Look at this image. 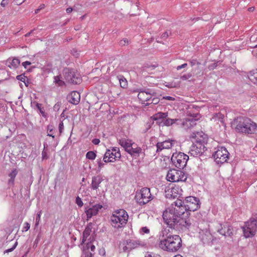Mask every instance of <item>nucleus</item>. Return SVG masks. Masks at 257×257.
Listing matches in <instances>:
<instances>
[{
  "instance_id": "9d476101",
  "label": "nucleus",
  "mask_w": 257,
  "mask_h": 257,
  "mask_svg": "<svg viewBox=\"0 0 257 257\" xmlns=\"http://www.w3.org/2000/svg\"><path fill=\"white\" fill-rule=\"evenodd\" d=\"M137 202L141 205H145L153 199L150 192V189L148 188H143L136 194Z\"/></svg>"
},
{
  "instance_id": "5fc2aeb1",
  "label": "nucleus",
  "mask_w": 257,
  "mask_h": 257,
  "mask_svg": "<svg viewBox=\"0 0 257 257\" xmlns=\"http://www.w3.org/2000/svg\"><path fill=\"white\" fill-rule=\"evenodd\" d=\"M99 254L102 256H104L105 254V250L104 248H101L99 250Z\"/></svg>"
},
{
  "instance_id": "09e8293b",
  "label": "nucleus",
  "mask_w": 257,
  "mask_h": 257,
  "mask_svg": "<svg viewBox=\"0 0 257 257\" xmlns=\"http://www.w3.org/2000/svg\"><path fill=\"white\" fill-rule=\"evenodd\" d=\"M141 231L144 233H149L150 232V229L147 227H143L141 228Z\"/></svg>"
},
{
  "instance_id": "2eb2a0df",
  "label": "nucleus",
  "mask_w": 257,
  "mask_h": 257,
  "mask_svg": "<svg viewBox=\"0 0 257 257\" xmlns=\"http://www.w3.org/2000/svg\"><path fill=\"white\" fill-rule=\"evenodd\" d=\"M216 227L217 232L223 236L231 237L233 235V227L227 222L218 223Z\"/></svg>"
},
{
  "instance_id": "49530a36",
  "label": "nucleus",
  "mask_w": 257,
  "mask_h": 257,
  "mask_svg": "<svg viewBox=\"0 0 257 257\" xmlns=\"http://www.w3.org/2000/svg\"><path fill=\"white\" fill-rule=\"evenodd\" d=\"M192 76V74L190 73L183 75L181 76V78L183 80H187L190 78Z\"/></svg>"
},
{
  "instance_id": "bb28decb",
  "label": "nucleus",
  "mask_w": 257,
  "mask_h": 257,
  "mask_svg": "<svg viewBox=\"0 0 257 257\" xmlns=\"http://www.w3.org/2000/svg\"><path fill=\"white\" fill-rule=\"evenodd\" d=\"M168 116V113L167 112H159L155 114H154L153 116V119L154 120H160L161 119H165Z\"/></svg>"
},
{
  "instance_id": "de8ad7c7",
  "label": "nucleus",
  "mask_w": 257,
  "mask_h": 257,
  "mask_svg": "<svg viewBox=\"0 0 257 257\" xmlns=\"http://www.w3.org/2000/svg\"><path fill=\"white\" fill-rule=\"evenodd\" d=\"M64 128V124L62 121H61L59 124V131L60 133L61 134L62 132V131Z\"/></svg>"
},
{
  "instance_id": "4c0bfd02",
  "label": "nucleus",
  "mask_w": 257,
  "mask_h": 257,
  "mask_svg": "<svg viewBox=\"0 0 257 257\" xmlns=\"http://www.w3.org/2000/svg\"><path fill=\"white\" fill-rule=\"evenodd\" d=\"M97 164H98V171L99 172L101 170V169L103 167L104 165V163L103 162V161L100 159H98L97 160Z\"/></svg>"
},
{
  "instance_id": "b1692460",
  "label": "nucleus",
  "mask_w": 257,
  "mask_h": 257,
  "mask_svg": "<svg viewBox=\"0 0 257 257\" xmlns=\"http://www.w3.org/2000/svg\"><path fill=\"white\" fill-rule=\"evenodd\" d=\"M119 144L124 149L125 151L127 152L134 143H133L132 141L131 140L121 139L119 140Z\"/></svg>"
},
{
  "instance_id": "a18cd8bd",
  "label": "nucleus",
  "mask_w": 257,
  "mask_h": 257,
  "mask_svg": "<svg viewBox=\"0 0 257 257\" xmlns=\"http://www.w3.org/2000/svg\"><path fill=\"white\" fill-rule=\"evenodd\" d=\"M17 244H18L17 242H16L12 248L6 249L5 251V252L9 253V252H10L13 251L17 247Z\"/></svg>"
},
{
  "instance_id": "3c124183",
  "label": "nucleus",
  "mask_w": 257,
  "mask_h": 257,
  "mask_svg": "<svg viewBox=\"0 0 257 257\" xmlns=\"http://www.w3.org/2000/svg\"><path fill=\"white\" fill-rule=\"evenodd\" d=\"M48 131L49 132V133L48 134V136L51 137L52 138H54V136L53 133V130L52 128H50L49 126L48 127Z\"/></svg>"
},
{
  "instance_id": "473e14b6",
  "label": "nucleus",
  "mask_w": 257,
  "mask_h": 257,
  "mask_svg": "<svg viewBox=\"0 0 257 257\" xmlns=\"http://www.w3.org/2000/svg\"><path fill=\"white\" fill-rule=\"evenodd\" d=\"M96 154L93 151H89L86 153V157L87 159L93 160L96 158Z\"/></svg>"
},
{
  "instance_id": "cd10ccee",
  "label": "nucleus",
  "mask_w": 257,
  "mask_h": 257,
  "mask_svg": "<svg viewBox=\"0 0 257 257\" xmlns=\"http://www.w3.org/2000/svg\"><path fill=\"white\" fill-rule=\"evenodd\" d=\"M164 85L170 88H177L180 86V81H165Z\"/></svg>"
},
{
  "instance_id": "f03ea898",
  "label": "nucleus",
  "mask_w": 257,
  "mask_h": 257,
  "mask_svg": "<svg viewBox=\"0 0 257 257\" xmlns=\"http://www.w3.org/2000/svg\"><path fill=\"white\" fill-rule=\"evenodd\" d=\"M159 240V247L170 253L177 252L182 245V239L179 235L170 234L165 229L160 232Z\"/></svg>"
},
{
  "instance_id": "39448f33",
  "label": "nucleus",
  "mask_w": 257,
  "mask_h": 257,
  "mask_svg": "<svg viewBox=\"0 0 257 257\" xmlns=\"http://www.w3.org/2000/svg\"><path fill=\"white\" fill-rule=\"evenodd\" d=\"M128 216L124 209L115 210L110 217L111 224L115 228L124 227L128 220Z\"/></svg>"
},
{
  "instance_id": "8fccbe9b",
  "label": "nucleus",
  "mask_w": 257,
  "mask_h": 257,
  "mask_svg": "<svg viewBox=\"0 0 257 257\" xmlns=\"http://www.w3.org/2000/svg\"><path fill=\"white\" fill-rule=\"evenodd\" d=\"M189 62H190V64L191 66H192V67L195 65L196 64H197V65L200 64V63L197 62L196 60H190Z\"/></svg>"
},
{
  "instance_id": "1a4fd4ad",
  "label": "nucleus",
  "mask_w": 257,
  "mask_h": 257,
  "mask_svg": "<svg viewBox=\"0 0 257 257\" xmlns=\"http://www.w3.org/2000/svg\"><path fill=\"white\" fill-rule=\"evenodd\" d=\"M188 159V156L184 153L176 152L173 154L171 160L177 168L182 169L186 166Z\"/></svg>"
},
{
  "instance_id": "ea45409f",
  "label": "nucleus",
  "mask_w": 257,
  "mask_h": 257,
  "mask_svg": "<svg viewBox=\"0 0 257 257\" xmlns=\"http://www.w3.org/2000/svg\"><path fill=\"white\" fill-rule=\"evenodd\" d=\"M196 119L192 118V119H186L185 123L187 125H192L193 124H195V122L196 121Z\"/></svg>"
},
{
  "instance_id": "412c9836",
  "label": "nucleus",
  "mask_w": 257,
  "mask_h": 257,
  "mask_svg": "<svg viewBox=\"0 0 257 257\" xmlns=\"http://www.w3.org/2000/svg\"><path fill=\"white\" fill-rule=\"evenodd\" d=\"M20 64V60L16 58H9L6 61V65L11 69L18 68Z\"/></svg>"
},
{
  "instance_id": "338daca9",
  "label": "nucleus",
  "mask_w": 257,
  "mask_h": 257,
  "mask_svg": "<svg viewBox=\"0 0 257 257\" xmlns=\"http://www.w3.org/2000/svg\"><path fill=\"white\" fill-rule=\"evenodd\" d=\"M73 11V9L71 7H69L67 9H66V11L67 14L71 13Z\"/></svg>"
},
{
  "instance_id": "bf43d9fd",
  "label": "nucleus",
  "mask_w": 257,
  "mask_h": 257,
  "mask_svg": "<svg viewBox=\"0 0 257 257\" xmlns=\"http://www.w3.org/2000/svg\"><path fill=\"white\" fill-rule=\"evenodd\" d=\"M216 66H217V64L216 63H214L208 66V68L209 70H213L214 68H215L216 67Z\"/></svg>"
},
{
  "instance_id": "c9c22d12",
  "label": "nucleus",
  "mask_w": 257,
  "mask_h": 257,
  "mask_svg": "<svg viewBox=\"0 0 257 257\" xmlns=\"http://www.w3.org/2000/svg\"><path fill=\"white\" fill-rule=\"evenodd\" d=\"M158 66V65H150L147 64L144 66V69L146 71H150L154 69Z\"/></svg>"
},
{
  "instance_id": "c756f323",
  "label": "nucleus",
  "mask_w": 257,
  "mask_h": 257,
  "mask_svg": "<svg viewBox=\"0 0 257 257\" xmlns=\"http://www.w3.org/2000/svg\"><path fill=\"white\" fill-rule=\"evenodd\" d=\"M178 120V119H172L170 118H166L165 119L163 120V122L164 125L166 126H170L173 124L176 123Z\"/></svg>"
},
{
  "instance_id": "4be33fe9",
  "label": "nucleus",
  "mask_w": 257,
  "mask_h": 257,
  "mask_svg": "<svg viewBox=\"0 0 257 257\" xmlns=\"http://www.w3.org/2000/svg\"><path fill=\"white\" fill-rule=\"evenodd\" d=\"M127 153L134 157H137L142 153V149L141 148L138 147L137 145L134 144L127 151Z\"/></svg>"
},
{
  "instance_id": "052dcab7",
  "label": "nucleus",
  "mask_w": 257,
  "mask_h": 257,
  "mask_svg": "<svg viewBox=\"0 0 257 257\" xmlns=\"http://www.w3.org/2000/svg\"><path fill=\"white\" fill-rule=\"evenodd\" d=\"M163 99L170 100V101H173V100H175V98H174L172 96H164V97H163Z\"/></svg>"
},
{
  "instance_id": "dca6fc26",
  "label": "nucleus",
  "mask_w": 257,
  "mask_h": 257,
  "mask_svg": "<svg viewBox=\"0 0 257 257\" xmlns=\"http://www.w3.org/2000/svg\"><path fill=\"white\" fill-rule=\"evenodd\" d=\"M183 192L182 189L178 185L168 187L165 190V196L167 198H174L180 196Z\"/></svg>"
},
{
  "instance_id": "aec40b11",
  "label": "nucleus",
  "mask_w": 257,
  "mask_h": 257,
  "mask_svg": "<svg viewBox=\"0 0 257 257\" xmlns=\"http://www.w3.org/2000/svg\"><path fill=\"white\" fill-rule=\"evenodd\" d=\"M175 142L174 140L169 139L162 142L158 143L156 145V151L159 152L163 149H169L173 146Z\"/></svg>"
},
{
  "instance_id": "e433bc0d",
  "label": "nucleus",
  "mask_w": 257,
  "mask_h": 257,
  "mask_svg": "<svg viewBox=\"0 0 257 257\" xmlns=\"http://www.w3.org/2000/svg\"><path fill=\"white\" fill-rule=\"evenodd\" d=\"M212 118L215 120L218 119L219 120L221 121L223 118V115L220 113H215Z\"/></svg>"
},
{
  "instance_id": "f257e3e1",
  "label": "nucleus",
  "mask_w": 257,
  "mask_h": 257,
  "mask_svg": "<svg viewBox=\"0 0 257 257\" xmlns=\"http://www.w3.org/2000/svg\"><path fill=\"white\" fill-rule=\"evenodd\" d=\"M181 200L177 199L163 212V218L170 228L178 229H190L193 226L190 219L184 217L185 210L180 209Z\"/></svg>"
},
{
  "instance_id": "e2e57ef3",
  "label": "nucleus",
  "mask_w": 257,
  "mask_h": 257,
  "mask_svg": "<svg viewBox=\"0 0 257 257\" xmlns=\"http://www.w3.org/2000/svg\"><path fill=\"white\" fill-rule=\"evenodd\" d=\"M55 82L56 85H58L59 86H62L65 84L64 81H54Z\"/></svg>"
},
{
  "instance_id": "4468645a",
  "label": "nucleus",
  "mask_w": 257,
  "mask_h": 257,
  "mask_svg": "<svg viewBox=\"0 0 257 257\" xmlns=\"http://www.w3.org/2000/svg\"><path fill=\"white\" fill-rule=\"evenodd\" d=\"M103 207L100 204H92L91 202L89 204H85L84 212L86 215V220L88 221L92 216L96 215L100 209Z\"/></svg>"
},
{
  "instance_id": "a19ab883",
  "label": "nucleus",
  "mask_w": 257,
  "mask_h": 257,
  "mask_svg": "<svg viewBox=\"0 0 257 257\" xmlns=\"http://www.w3.org/2000/svg\"><path fill=\"white\" fill-rule=\"evenodd\" d=\"M30 228V224L28 222H25L22 229L23 232L28 231Z\"/></svg>"
},
{
  "instance_id": "9b49d317",
  "label": "nucleus",
  "mask_w": 257,
  "mask_h": 257,
  "mask_svg": "<svg viewBox=\"0 0 257 257\" xmlns=\"http://www.w3.org/2000/svg\"><path fill=\"white\" fill-rule=\"evenodd\" d=\"M212 156L217 164H222L227 162L229 153L225 147L220 146L217 148Z\"/></svg>"
},
{
  "instance_id": "a211bd4d",
  "label": "nucleus",
  "mask_w": 257,
  "mask_h": 257,
  "mask_svg": "<svg viewBox=\"0 0 257 257\" xmlns=\"http://www.w3.org/2000/svg\"><path fill=\"white\" fill-rule=\"evenodd\" d=\"M154 94V93H152L151 91H141L138 93V97L142 104L147 105V103L150 101V99L153 97Z\"/></svg>"
},
{
  "instance_id": "a878e982",
  "label": "nucleus",
  "mask_w": 257,
  "mask_h": 257,
  "mask_svg": "<svg viewBox=\"0 0 257 257\" xmlns=\"http://www.w3.org/2000/svg\"><path fill=\"white\" fill-rule=\"evenodd\" d=\"M244 74L246 79L248 78L249 80H253V79L257 80V69L250 71L248 74L246 72H244Z\"/></svg>"
},
{
  "instance_id": "774afa93",
  "label": "nucleus",
  "mask_w": 257,
  "mask_h": 257,
  "mask_svg": "<svg viewBox=\"0 0 257 257\" xmlns=\"http://www.w3.org/2000/svg\"><path fill=\"white\" fill-rule=\"evenodd\" d=\"M85 257H92L91 252H86Z\"/></svg>"
},
{
  "instance_id": "f3484780",
  "label": "nucleus",
  "mask_w": 257,
  "mask_h": 257,
  "mask_svg": "<svg viewBox=\"0 0 257 257\" xmlns=\"http://www.w3.org/2000/svg\"><path fill=\"white\" fill-rule=\"evenodd\" d=\"M63 75L66 80H75L81 78V75L77 70L70 68H64Z\"/></svg>"
},
{
  "instance_id": "79ce46f5",
  "label": "nucleus",
  "mask_w": 257,
  "mask_h": 257,
  "mask_svg": "<svg viewBox=\"0 0 257 257\" xmlns=\"http://www.w3.org/2000/svg\"><path fill=\"white\" fill-rule=\"evenodd\" d=\"M118 84L123 88H126L128 85L127 81H118Z\"/></svg>"
},
{
  "instance_id": "c85d7f7f",
  "label": "nucleus",
  "mask_w": 257,
  "mask_h": 257,
  "mask_svg": "<svg viewBox=\"0 0 257 257\" xmlns=\"http://www.w3.org/2000/svg\"><path fill=\"white\" fill-rule=\"evenodd\" d=\"M90 232V228L88 226L86 227L83 233V238L81 241V244L84 243L86 241L87 238L89 236Z\"/></svg>"
},
{
  "instance_id": "6ab92c4d",
  "label": "nucleus",
  "mask_w": 257,
  "mask_h": 257,
  "mask_svg": "<svg viewBox=\"0 0 257 257\" xmlns=\"http://www.w3.org/2000/svg\"><path fill=\"white\" fill-rule=\"evenodd\" d=\"M67 99L70 103L77 105L80 100V94L78 91H73L68 95Z\"/></svg>"
},
{
  "instance_id": "393cba45",
  "label": "nucleus",
  "mask_w": 257,
  "mask_h": 257,
  "mask_svg": "<svg viewBox=\"0 0 257 257\" xmlns=\"http://www.w3.org/2000/svg\"><path fill=\"white\" fill-rule=\"evenodd\" d=\"M103 179L98 176H94L92 178V182L91 184V188L93 190H96L99 187V184L101 183Z\"/></svg>"
},
{
  "instance_id": "f8f14e48",
  "label": "nucleus",
  "mask_w": 257,
  "mask_h": 257,
  "mask_svg": "<svg viewBox=\"0 0 257 257\" xmlns=\"http://www.w3.org/2000/svg\"><path fill=\"white\" fill-rule=\"evenodd\" d=\"M121 155L118 147H112L105 153L103 161L104 163L114 162L120 158Z\"/></svg>"
},
{
  "instance_id": "69168bd1",
  "label": "nucleus",
  "mask_w": 257,
  "mask_h": 257,
  "mask_svg": "<svg viewBox=\"0 0 257 257\" xmlns=\"http://www.w3.org/2000/svg\"><path fill=\"white\" fill-rule=\"evenodd\" d=\"M117 79L119 81L120 80H126V79L122 76V75H119L117 76Z\"/></svg>"
},
{
  "instance_id": "ddd939ff",
  "label": "nucleus",
  "mask_w": 257,
  "mask_h": 257,
  "mask_svg": "<svg viewBox=\"0 0 257 257\" xmlns=\"http://www.w3.org/2000/svg\"><path fill=\"white\" fill-rule=\"evenodd\" d=\"M257 229V220L251 219L246 221L242 227L244 235L246 238L251 237L255 234Z\"/></svg>"
},
{
  "instance_id": "c03bdc74",
  "label": "nucleus",
  "mask_w": 257,
  "mask_h": 257,
  "mask_svg": "<svg viewBox=\"0 0 257 257\" xmlns=\"http://www.w3.org/2000/svg\"><path fill=\"white\" fill-rule=\"evenodd\" d=\"M188 66L187 63H184L181 65H179L177 66L176 69L177 70H180L182 69H185Z\"/></svg>"
},
{
  "instance_id": "6e6552de",
  "label": "nucleus",
  "mask_w": 257,
  "mask_h": 257,
  "mask_svg": "<svg viewBox=\"0 0 257 257\" xmlns=\"http://www.w3.org/2000/svg\"><path fill=\"white\" fill-rule=\"evenodd\" d=\"M144 245V242L138 240H123L119 243V248L120 250L123 252H128L134 249L143 246Z\"/></svg>"
},
{
  "instance_id": "6e6d98bb",
  "label": "nucleus",
  "mask_w": 257,
  "mask_h": 257,
  "mask_svg": "<svg viewBox=\"0 0 257 257\" xmlns=\"http://www.w3.org/2000/svg\"><path fill=\"white\" fill-rule=\"evenodd\" d=\"M25 0H14V2L17 5H20L22 4Z\"/></svg>"
},
{
  "instance_id": "58836bf2",
  "label": "nucleus",
  "mask_w": 257,
  "mask_h": 257,
  "mask_svg": "<svg viewBox=\"0 0 257 257\" xmlns=\"http://www.w3.org/2000/svg\"><path fill=\"white\" fill-rule=\"evenodd\" d=\"M76 203L79 207H81L83 205V201L81 198H80L79 196H77L76 198Z\"/></svg>"
},
{
  "instance_id": "0eeeda50",
  "label": "nucleus",
  "mask_w": 257,
  "mask_h": 257,
  "mask_svg": "<svg viewBox=\"0 0 257 257\" xmlns=\"http://www.w3.org/2000/svg\"><path fill=\"white\" fill-rule=\"evenodd\" d=\"M166 179L172 182H184L187 179V174L181 170L171 169L167 173Z\"/></svg>"
},
{
  "instance_id": "72a5a7b5",
  "label": "nucleus",
  "mask_w": 257,
  "mask_h": 257,
  "mask_svg": "<svg viewBox=\"0 0 257 257\" xmlns=\"http://www.w3.org/2000/svg\"><path fill=\"white\" fill-rule=\"evenodd\" d=\"M86 249H90L91 252L92 253H94L95 249V246L94 244H92L91 242H88L86 245ZM84 251H86V249H84Z\"/></svg>"
},
{
  "instance_id": "0e129e2a",
  "label": "nucleus",
  "mask_w": 257,
  "mask_h": 257,
  "mask_svg": "<svg viewBox=\"0 0 257 257\" xmlns=\"http://www.w3.org/2000/svg\"><path fill=\"white\" fill-rule=\"evenodd\" d=\"M168 36H169V34H168V32H166L164 33L162 35L161 37H162V38L166 39V38H167Z\"/></svg>"
},
{
  "instance_id": "603ef678",
  "label": "nucleus",
  "mask_w": 257,
  "mask_h": 257,
  "mask_svg": "<svg viewBox=\"0 0 257 257\" xmlns=\"http://www.w3.org/2000/svg\"><path fill=\"white\" fill-rule=\"evenodd\" d=\"M25 77V76L24 74H21V75H17L16 78H17V80H22L23 79H24V80H25V79H24Z\"/></svg>"
},
{
  "instance_id": "37998d69",
  "label": "nucleus",
  "mask_w": 257,
  "mask_h": 257,
  "mask_svg": "<svg viewBox=\"0 0 257 257\" xmlns=\"http://www.w3.org/2000/svg\"><path fill=\"white\" fill-rule=\"evenodd\" d=\"M145 257H161V256L159 254L150 253V252H148L146 254Z\"/></svg>"
},
{
  "instance_id": "5701e85b",
  "label": "nucleus",
  "mask_w": 257,
  "mask_h": 257,
  "mask_svg": "<svg viewBox=\"0 0 257 257\" xmlns=\"http://www.w3.org/2000/svg\"><path fill=\"white\" fill-rule=\"evenodd\" d=\"M18 173V171L17 169H14L8 174L10 179L8 180V185L9 187L13 186L15 184V180L16 176Z\"/></svg>"
},
{
  "instance_id": "20e7f679",
  "label": "nucleus",
  "mask_w": 257,
  "mask_h": 257,
  "mask_svg": "<svg viewBox=\"0 0 257 257\" xmlns=\"http://www.w3.org/2000/svg\"><path fill=\"white\" fill-rule=\"evenodd\" d=\"M190 138L194 139L195 140L190 148L189 154L193 157L201 156L206 149L205 144L208 140L207 135L202 132H192Z\"/></svg>"
},
{
  "instance_id": "7ed1b4c3",
  "label": "nucleus",
  "mask_w": 257,
  "mask_h": 257,
  "mask_svg": "<svg viewBox=\"0 0 257 257\" xmlns=\"http://www.w3.org/2000/svg\"><path fill=\"white\" fill-rule=\"evenodd\" d=\"M231 126L238 133L251 135L257 132V123L245 116L235 118L231 122Z\"/></svg>"
},
{
  "instance_id": "4d7b16f0",
  "label": "nucleus",
  "mask_w": 257,
  "mask_h": 257,
  "mask_svg": "<svg viewBox=\"0 0 257 257\" xmlns=\"http://www.w3.org/2000/svg\"><path fill=\"white\" fill-rule=\"evenodd\" d=\"M31 64V63L30 61H25L22 63V65L25 67V68H27V65H30Z\"/></svg>"
},
{
  "instance_id": "f704fd0d",
  "label": "nucleus",
  "mask_w": 257,
  "mask_h": 257,
  "mask_svg": "<svg viewBox=\"0 0 257 257\" xmlns=\"http://www.w3.org/2000/svg\"><path fill=\"white\" fill-rule=\"evenodd\" d=\"M41 214H42V211L41 210L37 213V214L36 215L35 228L37 227L38 225L39 224L40 221L41 220Z\"/></svg>"
},
{
  "instance_id": "13d9d810",
  "label": "nucleus",
  "mask_w": 257,
  "mask_h": 257,
  "mask_svg": "<svg viewBox=\"0 0 257 257\" xmlns=\"http://www.w3.org/2000/svg\"><path fill=\"white\" fill-rule=\"evenodd\" d=\"M92 142L93 144L96 145L99 144L100 140L98 139H94L92 140Z\"/></svg>"
},
{
  "instance_id": "2f4dec72",
  "label": "nucleus",
  "mask_w": 257,
  "mask_h": 257,
  "mask_svg": "<svg viewBox=\"0 0 257 257\" xmlns=\"http://www.w3.org/2000/svg\"><path fill=\"white\" fill-rule=\"evenodd\" d=\"M150 101L147 103V105H149L151 104H157L160 101V99L157 97H155L154 95L153 97H152V98H150Z\"/></svg>"
},
{
  "instance_id": "423d86ee",
  "label": "nucleus",
  "mask_w": 257,
  "mask_h": 257,
  "mask_svg": "<svg viewBox=\"0 0 257 257\" xmlns=\"http://www.w3.org/2000/svg\"><path fill=\"white\" fill-rule=\"evenodd\" d=\"M200 207L199 199L194 196L186 197L185 201L181 200V205L179 206L180 209L185 210L184 217L188 218L190 211H195Z\"/></svg>"
},
{
  "instance_id": "680f3d73",
  "label": "nucleus",
  "mask_w": 257,
  "mask_h": 257,
  "mask_svg": "<svg viewBox=\"0 0 257 257\" xmlns=\"http://www.w3.org/2000/svg\"><path fill=\"white\" fill-rule=\"evenodd\" d=\"M42 159H47L48 158L47 153L45 151H43L42 153Z\"/></svg>"
},
{
  "instance_id": "864d4df0",
  "label": "nucleus",
  "mask_w": 257,
  "mask_h": 257,
  "mask_svg": "<svg viewBox=\"0 0 257 257\" xmlns=\"http://www.w3.org/2000/svg\"><path fill=\"white\" fill-rule=\"evenodd\" d=\"M9 2V0H2V2L1 3V5L2 7H5L8 4Z\"/></svg>"
},
{
  "instance_id": "7c9ffc66",
  "label": "nucleus",
  "mask_w": 257,
  "mask_h": 257,
  "mask_svg": "<svg viewBox=\"0 0 257 257\" xmlns=\"http://www.w3.org/2000/svg\"><path fill=\"white\" fill-rule=\"evenodd\" d=\"M36 108L39 111L40 113L43 117H46L47 115L45 112V109L42 106V104L36 102Z\"/></svg>"
}]
</instances>
